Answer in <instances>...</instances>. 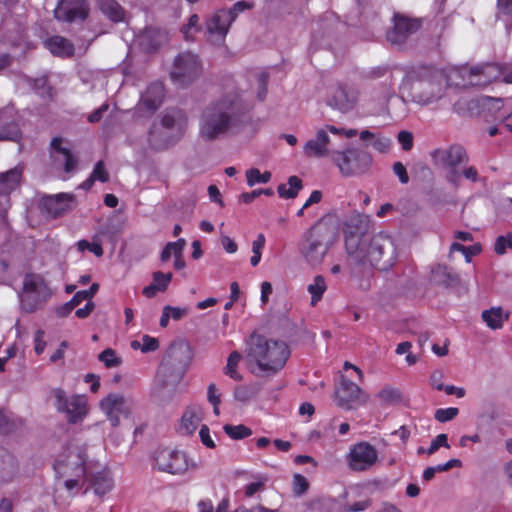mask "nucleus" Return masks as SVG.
Here are the masks:
<instances>
[{
	"label": "nucleus",
	"mask_w": 512,
	"mask_h": 512,
	"mask_svg": "<svg viewBox=\"0 0 512 512\" xmlns=\"http://www.w3.org/2000/svg\"><path fill=\"white\" fill-rule=\"evenodd\" d=\"M113 486L114 482L110 472L103 470L93 476L92 487L96 495L103 497L112 490Z\"/></svg>",
	"instance_id": "obj_32"
},
{
	"label": "nucleus",
	"mask_w": 512,
	"mask_h": 512,
	"mask_svg": "<svg viewBox=\"0 0 512 512\" xmlns=\"http://www.w3.org/2000/svg\"><path fill=\"white\" fill-rule=\"evenodd\" d=\"M98 359L104 363L107 368H114L121 365L122 360L116 355V352L107 348L98 355Z\"/></svg>",
	"instance_id": "obj_43"
},
{
	"label": "nucleus",
	"mask_w": 512,
	"mask_h": 512,
	"mask_svg": "<svg viewBox=\"0 0 512 512\" xmlns=\"http://www.w3.org/2000/svg\"><path fill=\"white\" fill-rule=\"evenodd\" d=\"M58 20L74 21L76 19H85L87 16V7L85 0H61L54 11Z\"/></svg>",
	"instance_id": "obj_23"
},
{
	"label": "nucleus",
	"mask_w": 512,
	"mask_h": 512,
	"mask_svg": "<svg viewBox=\"0 0 512 512\" xmlns=\"http://www.w3.org/2000/svg\"><path fill=\"white\" fill-rule=\"evenodd\" d=\"M164 309L169 314L170 318L173 320H180L182 317H184L187 314V309L185 308H178V307H172V306H165Z\"/></svg>",
	"instance_id": "obj_62"
},
{
	"label": "nucleus",
	"mask_w": 512,
	"mask_h": 512,
	"mask_svg": "<svg viewBox=\"0 0 512 512\" xmlns=\"http://www.w3.org/2000/svg\"><path fill=\"white\" fill-rule=\"evenodd\" d=\"M22 168L15 167L6 172L0 173V193L9 194L15 190L22 178Z\"/></svg>",
	"instance_id": "obj_30"
},
{
	"label": "nucleus",
	"mask_w": 512,
	"mask_h": 512,
	"mask_svg": "<svg viewBox=\"0 0 512 512\" xmlns=\"http://www.w3.org/2000/svg\"><path fill=\"white\" fill-rule=\"evenodd\" d=\"M186 246V240L183 238L178 239L175 242H169L166 244L164 249L161 252L160 258L162 262H167L171 256H176L177 254H183V250Z\"/></svg>",
	"instance_id": "obj_38"
},
{
	"label": "nucleus",
	"mask_w": 512,
	"mask_h": 512,
	"mask_svg": "<svg viewBox=\"0 0 512 512\" xmlns=\"http://www.w3.org/2000/svg\"><path fill=\"white\" fill-rule=\"evenodd\" d=\"M430 155L436 166L448 169L446 180L452 185L458 186L460 183L458 166L467 164L469 161L465 148L454 144L447 148L435 149Z\"/></svg>",
	"instance_id": "obj_10"
},
{
	"label": "nucleus",
	"mask_w": 512,
	"mask_h": 512,
	"mask_svg": "<svg viewBox=\"0 0 512 512\" xmlns=\"http://www.w3.org/2000/svg\"><path fill=\"white\" fill-rule=\"evenodd\" d=\"M51 147L54 151V161L56 163H61L64 165V171L66 173H71L75 170L78 160L72 154L70 149L62 146V139L59 137H55L51 141Z\"/></svg>",
	"instance_id": "obj_26"
},
{
	"label": "nucleus",
	"mask_w": 512,
	"mask_h": 512,
	"mask_svg": "<svg viewBox=\"0 0 512 512\" xmlns=\"http://www.w3.org/2000/svg\"><path fill=\"white\" fill-rule=\"evenodd\" d=\"M288 185L281 184L278 186V194L281 198L292 199L295 198L302 188V181L297 176H290L288 179Z\"/></svg>",
	"instance_id": "obj_36"
},
{
	"label": "nucleus",
	"mask_w": 512,
	"mask_h": 512,
	"mask_svg": "<svg viewBox=\"0 0 512 512\" xmlns=\"http://www.w3.org/2000/svg\"><path fill=\"white\" fill-rule=\"evenodd\" d=\"M292 486H293V493L297 496H301L304 493H306V491L308 490L309 482L303 475L295 474L293 476Z\"/></svg>",
	"instance_id": "obj_49"
},
{
	"label": "nucleus",
	"mask_w": 512,
	"mask_h": 512,
	"mask_svg": "<svg viewBox=\"0 0 512 512\" xmlns=\"http://www.w3.org/2000/svg\"><path fill=\"white\" fill-rule=\"evenodd\" d=\"M76 206V200L73 194L59 193L56 195H49L43 198V209L53 218L61 217Z\"/></svg>",
	"instance_id": "obj_21"
},
{
	"label": "nucleus",
	"mask_w": 512,
	"mask_h": 512,
	"mask_svg": "<svg viewBox=\"0 0 512 512\" xmlns=\"http://www.w3.org/2000/svg\"><path fill=\"white\" fill-rule=\"evenodd\" d=\"M55 399V407L58 412L65 413L69 423L76 424L83 421L88 414V402L84 395H72L68 397L61 388H55L51 391Z\"/></svg>",
	"instance_id": "obj_13"
},
{
	"label": "nucleus",
	"mask_w": 512,
	"mask_h": 512,
	"mask_svg": "<svg viewBox=\"0 0 512 512\" xmlns=\"http://www.w3.org/2000/svg\"><path fill=\"white\" fill-rule=\"evenodd\" d=\"M328 132L338 134L339 128L333 125H325L316 131L315 136L303 145V153L308 158H324L330 157L334 152L330 149L331 139Z\"/></svg>",
	"instance_id": "obj_16"
},
{
	"label": "nucleus",
	"mask_w": 512,
	"mask_h": 512,
	"mask_svg": "<svg viewBox=\"0 0 512 512\" xmlns=\"http://www.w3.org/2000/svg\"><path fill=\"white\" fill-rule=\"evenodd\" d=\"M199 436H200V440L201 442L208 448H214L215 447V442L213 441L211 435H210V430L208 428L207 425H202L200 430H199Z\"/></svg>",
	"instance_id": "obj_57"
},
{
	"label": "nucleus",
	"mask_w": 512,
	"mask_h": 512,
	"mask_svg": "<svg viewBox=\"0 0 512 512\" xmlns=\"http://www.w3.org/2000/svg\"><path fill=\"white\" fill-rule=\"evenodd\" d=\"M99 406L111 425L117 427L120 416L128 418L132 415L135 403L122 394L110 393L100 401Z\"/></svg>",
	"instance_id": "obj_15"
},
{
	"label": "nucleus",
	"mask_w": 512,
	"mask_h": 512,
	"mask_svg": "<svg viewBox=\"0 0 512 512\" xmlns=\"http://www.w3.org/2000/svg\"><path fill=\"white\" fill-rule=\"evenodd\" d=\"M159 347V342L156 338H153L149 335H144L142 338V346L141 351L143 353L151 352L157 350Z\"/></svg>",
	"instance_id": "obj_56"
},
{
	"label": "nucleus",
	"mask_w": 512,
	"mask_h": 512,
	"mask_svg": "<svg viewBox=\"0 0 512 512\" xmlns=\"http://www.w3.org/2000/svg\"><path fill=\"white\" fill-rule=\"evenodd\" d=\"M268 481V478L264 475H257L255 476V481L247 484L245 486V496L246 497H252L256 493L261 492L265 489V485Z\"/></svg>",
	"instance_id": "obj_44"
},
{
	"label": "nucleus",
	"mask_w": 512,
	"mask_h": 512,
	"mask_svg": "<svg viewBox=\"0 0 512 512\" xmlns=\"http://www.w3.org/2000/svg\"><path fill=\"white\" fill-rule=\"evenodd\" d=\"M233 22V12L219 10L213 14L205 23L206 35L209 41L214 44H222Z\"/></svg>",
	"instance_id": "obj_19"
},
{
	"label": "nucleus",
	"mask_w": 512,
	"mask_h": 512,
	"mask_svg": "<svg viewBox=\"0 0 512 512\" xmlns=\"http://www.w3.org/2000/svg\"><path fill=\"white\" fill-rule=\"evenodd\" d=\"M203 66L198 55L185 51L179 53L173 61L170 78L179 87H187L202 74Z\"/></svg>",
	"instance_id": "obj_11"
},
{
	"label": "nucleus",
	"mask_w": 512,
	"mask_h": 512,
	"mask_svg": "<svg viewBox=\"0 0 512 512\" xmlns=\"http://www.w3.org/2000/svg\"><path fill=\"white\" fill-rule=\"evenodd\" d=\"M502 69L500 64L485 63L463 70V77L471 86L484 87L493 81L501 79Z\"/></svg>",
	"instance_id": "obj_18"
},
{
	"label": "nucleus",
	"mask_w": 512,
	"mask_h": 512,
	"mask_svg": "<svg viewBox=\"0 0 512 512\" xmlns=\"http://www.w3.org/2000/svg\"><path fill=\"white\" fill-rule=\"evenodd\" d=\"M378 461V452L368 442L354 444L347 455L348 466L356 472H363L371 469Z\"/></svg>",
	"instance_id": "obj_17"
},
{
	"label": "nucleus",
	"mask_w": 512,
	"mask_h": 512,
	"mask_svg": "<svg viewBox=\"0 0 512 512\" xmlns=\"http://www.w3.org/2000/svg\"><path fill=\"white\" fill-rule=\"evenodd\" d=\"M258 391L259 388L256 385L238 386L234 390V397L238 401L246 402L253 398L258 393Z\"/></svg>",
	"instance_id": "obj_42"
},
{
	"label": "nucleus",
	"mask_w": 512,
	"mask_h": 512,
	"mask_svg": "<svg viewBox=\"0 0 512 512\" xmlns=\"http://www.w3.org/2000/svg\"><path fill=\"white\" fill-rule=\"evenodd\" d=\"M419 28L418 22L403 16H395L394 27L388 31L387 40L393 45H402Z\"/></svg>",
	"instance_id": "obj_22"
},
{
	"label": "nucleus",
	"mask_w": 512,
	"mask_h": 512,
	"mask_svg": "<svg viewBox=\"0 0 512 512\" xmlns=\"http://www.w3.org/2000/svg\"><path fill=\"white\" fill-rule=\"evenodd\" d=\"M221 243H222V246L223 248L225 249V251L227 253H230V254H233L237 251L238 249V246L237 244L234 242L233 239H231L229 236L227 235H222L221 236Z\"/></svg>",
	"instance_id": "obj_64"
},
{
	"label": "nucleus",
	"mask_w": 512,
	"mask_h": 512,
	"mask_svg": "<svg viewBox=\"0 0 512 512\" xmlns=\"http://www.w3.org/2000/svg\"><path fill=\"white\" fill-rule=\"evenodd\" d=\"M398 141L405 151L410 150L413 146V136L408 131H401L398 134Z\"/></svg>",
	"instance_id": "obj_58"
},
{
	"label": "nucleus",
	"mask_w": 512,
	"mask_h": 512,
	"mask_svg": "<svg viewBox=\"0 0 512 512\" xmlns=\"http://www.w3.org/2000/svg\"><path fill=\"white\" fill-rule=\"evenodd\" d=\"M351 219L344 229L345 251L349 265L371 266L389 270L397 261L398 252L393 238L383 232L360 235V229L352 230Z\"/></svg>",
	"instance_id": "obj_2"
},
{
	"label": "nucleus",
	"mask_w": 512,
	"mask_h": 512,
	"mask_svg": "<svg viewBox=\"0 0 512 512\" xmlns=\"http://www.w3.org/2000/svg\"><path fill=\"white\" fill-rule=\"evenodd\" d=\"M460 172V177L463 176L465 179L477 182L479 180V174L474 166H464Z\"/></svg>",
	"instance_id": "obj_60"
},
{
	"label": "nucleus",
	"mask_w": 512,
	"mask_h": 512,
	"mask_svg": "<svg viewBox=\"0 0 512 512\" xmlns=\"http://www.w3.org/2000/svg\"><path fill=\"white\" fill-rule=\"evenodd\" d=\"M172 279V273H163L160 271L153 273V284L159 291H165Z\"/></svg>",
	"instance_id": "obj_53"
},
{
	"label": "nucleus",
	"mask_w": 512,
	"mask_h": 512,
	"mask_svg": "<svg viewBox=\"0 0 512 512\" xmlns=\"http://www.w3.org/2000/svg\"><path fill=\"white\" fill-rule=\"evenodd\" d=\"M188 123L187 115L180 109L166 111L148 131L147 142L151 149L161 151L176 143L184 134Z\"/></svg>",
	"instance_id": "obj_5"
},
{
	"label": "nucleus",
	"mask_w": 512,
	"mask_h": 512,
	"mask_svg": "<svg viewBox=\"0 0 512 512\" xmlns=\"http://www.w3.org/2000/svg\"><path fill=\"white\" fill-rule=\"evenodd\" d=\"M507 248L512 249V233L499 236L495 241L494 250L498 255L505 254Z\"/></svg>",
	"instance_id": "obj_52"
},
{
	"label": "nucleus",
	"mask_w": 512,
	"mask_h": 512,
	"mask_svg": "<svg viewBox=\"0 0 512 512\" xmlns=\"http://www.w3.org/2000/svg\"><path fill=\"white\" fill-rule=\"evenodd\" d=\"M290 355L283 341L252 333L246 341L245 357L251 373L257 376H272L285 366Z\"/></svg>",
	"instance_id": "obj_3"
},
{
	"label": "nucleus",
	"mask_w": 512,
	"mask_h": 512,
	"mask_svg": "<svg viewBox=\"0 0 512 512\" xmlns=\"http://www.w3.org/2000/svg\"><path fill=\"white\" fill-rule=\"evenodd\" d=\"M307 290L311 295V305L315 306L327 290L325 278L321 275L315 276L313 281L308 285Z\"/></svg>",
	"instance_id": "obj_35"
},
{
	"label": "nucleus",
	"mask_w": 512,
	"mask_h": 512,
	"mask_svg": "<svg viewBox=\"0 0 512 512\" xmlns=\"http://www.w3.org/2000/svg\"><path fill=\"white\" fill-rule=\"evenodd\" d=\"M224 432L232 439H244L252 434V431L247 426L240 425H230L226 424L223 427Z\"/></svg>",
	"instance_id": "obj_40"
},
{
	"label": "nucleus",
	"mask_w": 512,
	"mask_h": 512,
	"mask_svg": "<svg viewBox=\"0 0 512 512\" xmlns=\"http://www.w3.org/2000/svg\"><path fill=\"white\" fill-rule=\"evenodd\" d=\"M266 243L265 236L263 234H258L256 239L252 242V252L253 256L250 259L252 266H257L261 260V250L264 248Z\"/></svg>",
	"instance_id": "obj_47"
},
{
	"label": "nucleus",
	"mask_w": 512,
	"mask_h": 512,
	"mask_svg": "<svg viewBox=\"0 0 512 512\" xmlns=\"http://www.w3.org/2000/svg\"><path fill=\"white\" fill-rule=\"evenodd\" d=\"M207 397H208V401L211 404H220L221 403L220 394H219L218 389L214 383H211L208 386Z\"/></svg>",
	"instance_id": "obj_63"
},
{
	"label": "nucleus",
	"mask_w": 512,
	"mask_h": 512,
	"mask_svg": "<svg viewBox=\"0 0 512 512\" xmlns=\"http://www.w3.org/2000/svg\"><path fill=\"white\" fill-rule=\"evenodd\" d=\"M377 397L385 404H393L401 400L400 392L392 387H384L378 392Z\"/></svg>",
	"instance_id": "obj_45"
},
{
	"label": "nucleus",
	"mask_w": 512,
	"mask_h": 512,
	"mask_svg": "<svg viewBox=\"0 0 512 512\" xmlns=\"http://www.w3.org/2000/svg\"><path fill=\"white\" fill-rule=\"evenodd\" d=\"M77 248L80 252L89 250L97 257H101L103 255V248L99 243H90L87 240H79L77 242Z\"/></svg>",
	"instance_id": "obj_54"
},
{
	"label": "nucleus",
	"mask_w": 512,
	"mask_h": 512,
	"mask_svg": "<svg viewBox=\"0 0 512 512\" xmlns=\"http://www.w3.org/2000/svg\"><path fill=\"white\" fill-rule=\"evenodd\" d=\"M440 447H445L447 449L450 448L448 443L447 434H439L437 435L431 442L430 446L426 450L427 455H433Z\"/></svg>",
	"instance_id": "obj_51"
},
{
	"label": "nucleus",
	"mask_w": 512,
	"mask_h": 512,
	"mask_svg": "<svg viewBox=\"0 0 512 512\" xmlns=\"http://www.w3.org/2000/svg\"><path fill=\"white\" fill-rule=\"evenodd\" d=\"M44 44L53 55L62 58L71 57L75 51L71 41L58 35L48 38Z\"/></svg>",
	"instance_id": "obj_28"
},
{
	"label": "nucleus",
	"mask_w": 512,
	"mask_h": 512,
	"mask_svg": "<svg viewBox=\"0 0 512 512\" xmlns=\"http://www.w3.org/2000/svg\"><path fill=\"white\" fill-rule=\"evenodd\" d=\"M44 331L43 330H37V332L35 333V336H34V350L36 352V354L40 355L41 353H43L45 347H46V342L44 340Z\"/></svg>",
	"instance_id": "obj_59"
},
{
	"label": "nucleus",
	"mask_w": 512,
	"mask_h": 512,
	"mask_svg": "<svg viewBox=\"0 0 512 512\" xmlns=\"http://www.w3.org/2000/svg\"><path fill=\"white\" fill-rule=\"evenodd\" d=\"M481 318L490 329L497 330L509 319V312H505L501 307H492L482 311Z\"/></svg>",
	"instance_id": "obj_29"
},
{
	"label": "nucleus",
	"mask_w": 512,
	"mask_h": 512,
	"mask_svg": "<svg viewBox=\"0 0 512 512\" xmlns=\"http://www.w3.org/2000/svg\"><path fill=\"white\" fill-rule=\"evenodd\" d=\"M335 398L338 406L351 409L354 404L367 403L369 395L354 382L348 379H342L335 390Z\"/></svg>",
	"instance_id": "obj_20"
},
{
	"label": "nucleus",
	"mask_w": 512,
	"mask_h": 512,
	"mask_svg": "<svg viewBox=\"0 0 512 512\" xmlns=\"http://www.w3.org/2000/svg\"><path fill=\"white\" fill-rule=\"evenodd\" d=\"M52 291L42 276L27 274L19 295L22 310L27 313L35 312L51 297Z\"/></svg>",
	"instance_id": "obj_9"
},
{
	"label": "nucleus",
	"mask_w": 512,
	"mask_h": 512,
	"mask_svg": "<svg viewBox=\"0 0 512 512\" xmlns=\"http://www.w3.org/2000/svg\"><path fill=\"white\" fill-rule=\"evenodd\" d=\"M86 453L82 447L69 446L58 457L54 468L57 475L64 479L65 488L71 492L80 486L86 473Z\"/></svg>",
	"instance_id": "obj_6"
},
{
	"label": "nucleus",
	"mask_w": 512,
	"mask_h": 512,
	"mask_svg": "<svg viewBox=\"0 0 512 512\" xmlns=\"http://www.w3.org/2000/svg\"><path fill=\"white\" fill-rule=\"evenodd\" d=\"M271 173L269 171L261 172L257 168H251L246 171V181L248 186L252 187L256 184L262 183H268L271 180Z\"/></svg>",
	"instance_id": "obj_39"
},
{
	"label": "nucleus",
	"mask_w": 512,
	"mask_h": 512,
	"mask_svg": "<svg viewBox=\"0 0 512 512\" xmlns=\"http://www.w3.org/2000/svg\"><path fill=\"white\" fill-rule=\"evenodd\" d=\"M359 93L353 87L338 86L330 99L331 105L342 112H348L358 101Z\"/></svg>",
	"instance_id": "obj_24"
},
{
	"label": "nucleus",
	"mask_w": 512,
	"mask_h": 512,
	"mask_svg": "<svg viewBox=\"0 0 512 512\" xmlns=\"http://www.w3.org/2000/svg\"><path fill=\"white\" fill-rule=\"evenodd\" d=\"M497 9L499 17L500 15L507 16L505 20L506 29L509 32L512 26V0H497Z\"/></svg>",
	"instance_id": "obj_46"
},
{
	"label": "nucleus",
	"mask_w": 512,
	"mask_h": 512,
	"mask_svg": "<svg viewBox=\"0 0 512 512\" xmlns=\"http://www.w3.org/2000/svg\"><path fill=\"white\" fill-rule=\"evenodd\" d=\"M200 30L201 26L199 24V16L197 14H192L189 17L187 24L183 25L181 28V32L187 41L193 40L194 34Z\"/></svg>",
	"instance_id": "obj_41"
},
{
	"label": "nucleus",
	"mask_w": 512,
	"mask_h": 512,
	"mask_svg": "<svg viewBox=\"0 0 512 512\" xmlns=\"http://www.w3.org/2000/svg\"><path fill=\"white\" fill-rule=\"evenodd\" d=\"M331 160L338 167L340 173L346 177L366 173L373 161L372 156L367 151L355 147L334 151L331 154Z\"/></svg>",
	"instance_id": "obj_8"
},
{
	"label": "nucleus",
	"mask_w": 512,
	"mask_h": 512,
	"mask_svg": "<svg viewBox=\"0 0 512 512\" xmlns=\"http://www.w3.org/2000/svg\"><path fill=\"white\" fill-rule=\"evenodd\" d=\"M95 181L107 182L109 180V173L106 171L104 162L98 161L90 175Z\"/></svg>",
	"instance_id": "obj_55"
},
{
	"label": "nucleus",
	"mask_w": 512,
	"mask_h": 512,
	"mask_svg": "<svg viewBox=\"0 0 512 512\" xmlns=\"http://www.w3.org/2000/svg\"><path fill=\"white\" fill-rule=\"evenodd\" d=\"M337 240V227L332 216L325 215L307 229L299 242V254L312 267L320 266Z\"/></svg>",
	"instance_id": "obj_4"
},
{
	"label": "nucleus",
	"mask_w": 512,
	"mask_h": 512,
	"mask_svg": "<svg viewBox=\"0 0 512 512\" xmlns=\"http://www.w3.org/2000/svg\"><path fill=\"white\" fill-rule=\"evenodd\" d=\"M164 98V88L160 83L151 84L142 95L139 107H144L150 113L156 111Z\"/></svg>",
	"instance_id": "obj_27"
},
{
	"label": "nucleus",
	"mask_w": 512,
	"mask_h": 512,
	"mask_svg": "<svg viewBox=\"0 0 512 512\" xmlns=\"http://www.w3.org/2000/svg\"><path fill=\"white\" fill-rule=\"evenodd\" d=\"M98 7L114 22L122 21L124 18V11L115 0H98Z\"/></svg>",
	"instance_id": "obj_33"
},
{
	"label": "nucleus",
	"mask_w": 512,
	"mask_h": 512,
	"mask_svg": "<svg viewBox=\"0 0 512 512\" xmlns=\"http://www.w3.org/2000/svg\"><path fill=\"white\" fill-rule=\"evenodd\" d=\"M204 417L203 409L198 404L188 406L181 417L179 432L184 435L193 434L200 426Z\"/></svg>",
	"instance_id": "obj_25"
},
{
	"label": "nucleus",
	"mask_w": 512,
	"mask_h": 512,
	"mask_svg": "<svg viewBox=\"0 0 512 512\" xmlns=\"http://www.w3.org/2000/svg\"><path fill=\"white\" fill-rule=\"evenodd\" d=\"M153 466L161 472L182 475L188 471L190 464L184 452L165 447L154 451Z\"/></svg>",
	"instance_id": "obj_14"
},
{
	"label": "nucleus",
	"mask_w": 512,
	"mask_h": 512,
	"mask_svg": "<svg viewBox=\"0 0 512 512\" xmlns=\"http://www.w3.org/2000/svg\"><path fill=\"white\" fill-rule=\"evenodd\" d=\"M459 413L458 408L449 407V408H440L435 411V419L441 423L448 422L454 419Z\"/></svg>",
	"instance_id": "obj_50"
},
{
	"label": "nucleus",
	"mask_w": 512,
	"mask_h": 512,
	"mask_svg": "<svg viewBox=\"0 0 512 512\" xmlns=\"http://www.w3.org/2000/svg\"><path fill=\"white\" fill-rule=\"evenodd\" d=\"M194 352L186 341L180 340L170 345L160 366V373L170 382L182 379L190 366Z\"/></svg>",
	"instance_id": "obj_7"
},
{
	"label": "nucleus",
	"mask_w": 512,
	"mask_h": 512,
	"mask_svg": "<svg viewBox=\"0 0 512 512\" xmlns=\"http://www.w3.org/2000/svg\"><path fill=\"white\" fill-rule=\"evenodd\" d=\"M432 279L445 286H456L460 283L459 275L443 264H438L432 269Z\"/></svg>",
	"instance_id": "obj_31"
},
{
	"label": "nucleus",
	"mask_w": 512,
	"mask_h": 512,
	"mask_svg": "<svg viewBox=\"0 0 512 512\" xmlns=\"http://www.w3.org/2000/svg\"><path fill=\"white\" fill-rule=\"evenodd\" d=\"M166 40V34L160 29L147 28L142 36L141 43L148 49H155Z\"/></svg>",
	"instance_id": "obj_34"
},
{
	"label": "nucleus",
	"mask_w": 512,
	"mask_h": 512,
	"mask_svg": "<svg viewBox=\"0 0 512 512\" xmlns=\"http://www.w3.org/2000/svg\"><path fill=\"white\" fill-rule=\"evenodd\" d=\"M393 172L398 176L401 183H408L409 176L407 174L405 166L401 162L394 163Z\"/></svg>",
	"instance_id": "obj_61"
},
{
	"label": "nucleus",
	"mask_w": 512,
	"mask_h": 512,
	"mask_svg": "<svg viewBox=\"0 0 512 512\" xmlns=\"http://www.w3.org/2000/svg\"><path fill=\"white\" fill-rule=\"evenodd\" d=\"M268 76L256 74L246 88L245 81L227 78L222 82L221 96L211 102L203 111L200 134L206 140L238 130L242 124V115L256 101H263L267 94Z\"/></svg>",
	"instance_id": "obj_1"
},
{
	"label": "nucleus",
	"mask_w": 512,
	"mask_h": 512,
	"mask_svg": "<svg viewBox=\"0 0 512 512\" xmlns=\"http://www.w3.org/2000/svg\"><path fill=\"white\" fill-rule=\"evenodd\" d=\"M455 251L463 253V255L465 256L466 261L470 262L472 256H475L478 253H480L481 248H480L479 245H473V246L466 247V246H464L462 244L454 242L451 245V247H450V252L452 253V252H455Z\"/></svg>",
	"instance_id": "obj_48"
},
{
	"label": "nucleus",
	"mask_w": 512,
	"mask_h": 512,
	"mask_svg": "<svg viewBox=\"0 0 512 512\" xmlns=\"http://www.w3.org/2000/svg\"><path fill=\"white\" fill-rule=\"evenodd\" d=\"M241 358L242 355L239 352L233 351L228 356L227 364L224 368V373L235 381H240L242 379L241 374L237 371Z\"/></svg>",
	"instance_id": "obj_37"
},
{
	"label": "nucleus",
	"mask_w": 512,
	"mask_h": 512,
	"mask_svg": "<svg viewBox=\"0 0 512 512\" xmlns=\"http://www.w3.org/2000/svg\"><path fill=\"white\" fill-rule=\"evenodd\" d=\"M410 91L415 101L421 104H429L440 99L443 95L441 76L431 75L424 70L418 77L410 80Z\"/></svg>",
	"instance_id": "obj_12"
}]
</instances>
